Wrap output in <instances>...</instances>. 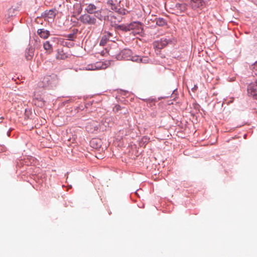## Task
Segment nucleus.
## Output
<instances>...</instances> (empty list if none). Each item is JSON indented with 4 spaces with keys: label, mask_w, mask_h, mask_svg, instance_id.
<instances>
[{
    "label": "nucleus",
    "mask_w": 257,
    "mask_h": 257,
    "mask_svg": "<svg viewBox=\"0 0 257 257\" xmlns=\"http://www.w3.org/2000/svg\"><path fill=\"white\" fill-rule=\"evenodd\" d=\"M156 24L159 26H164L167 24V23L164 19L158 18L156 20Z\"/></svg>",
    "instance_id": "obj_16"
},
{
    "label": "nucleus",
    "mask_w": 257,
    "mask_h": 257,
    "mask_svg": "<svg viewBox=\"0 0 257 257\" xmlns=\"http://www.w3.org/2000/svg\"><path fill=\"white\" fill-rule=\"evenodd\" d=\"M171 41L166 38H162L160 40L154 42V47L156 50H160L165 47Z\"/></svg>",
    "instance_id": "obj_6"
},
{
    "label": "nucleus",
    "mask_w": 257,
    "mask_h": 257,
    "mask_svg": "<svg viewBox=\"0 0 257 257\" xmlns=\"http://www.w3.org/2000/svg\"><path fill=\"white\" fill-rule=\"evenodd\" d=\"M57 13L56 9H53L50 10H46L44 12V16L46 18L54 19Z\"/></svg>",
    "instance_id": "obj_9"
},
{
    "label": "nucleus",
    "mask_w": 257,
    "mask_h": 257,
    "mask_svg": "<svg viewBox=\"0 0 257 257\" xmlns=\"http://www.w3.org/2000/svg\"><path fill=\"white\" fill-rule=\"evenodd\" d=\"M43 47L45 50L51 53L52 51V46L50 44L49 41L45 42L43 44Z\"/></svg>",
    "instance_id": "obj_15"
},
{
    "label": "nucleus",
    "mask_w": 257,
    "mask_h": 257,
    "mask_svg": "<svg viewBox=\"0 0 257 257\" xmlns=\"http://www.w3.org/2000/svg\"><path fill=\"white\" fill-rule=\"evenodd\" d=\"M34 100L36 105L40 107H42L45 104V101L41 96H37L36 94L34 95Z\"/></svg>",
    "instance_id": "obj_12"
},
{
    "label": "nucleus",
    "mask_w": 257,
    "mask_h": 257,
    "mask_svg": "<svg viewBox=\"0 0 257 257\" xmlns=\"http://www.w3.org/2000/svg\"><path fill=\"white\" fill-rule=\"evenodd\" d=\"M248 94L257 99V81L254 83L250 84L247 87Z\"/></svg>",
    "instance_id": "obj_7"
},
{
    "label": "nucleus",
    "mask_w": 257,
    "mask_h": 257,
    "mask_svg": "<svg viewBox=\"0 0 257 257\" xmlns=\"http://www.w3.org/2000/svg\"><path fill=\"white\" fill-rule=\"evenodd\" d=\"M252 69L253 70H254L255 71H256V72L255 73V74L256 75H257V62L254 64Z\"/></svg>",
    "instance_id": "obj_20"
},
{
    "label": "nucleus",
    "mask_w": 257,
    "mask_h": 257,
    "mask_svg": "<svg viewBox=\"0 0 257 257\" xmlns=\"http://www.w3.org/2000/svg\"><path fill=\"white\" fill-rule=\"evenodd\" d=\"M66 57V56L65 54H61L59 53L57 56V58L59 59H64Z\"/></svg>",
    "instance_id": "obj_17"
},
{
    "label": "nucleus",
    "mask_w": 257,
    "mask_h": 257,
    "mask_svg": "<svg viewBox=\"0 0 257 257\" xmlns=\"http://www.w3.org/2000/svg\"><path fill=\"white\" fill-rule=\"evenodd\" d=\"M121 109V107L119 106V105H115L113 109V110L114 112H118L119 110H120Z\"/></svg>",
    "instance_id": "obj_18"
},
{
    "label": "nucleus",
    "mask_w": 257,
    "mask_h": 257,
    "mask_svg": "<svg viewBox=\"0 0 257 257\" xmlns=\"http://www.w3.org/2000/svg\"><path fill=\"white\" fill-rule=\"evenodd\" d=\"M67 38L69 40H73L74 38V35L73 34H69L67 36Z\"/></svg>",
    "instance_id": "obj_21"
},
{
    "label": "nucleus",
    "mask_w": 257,
    "mask_h": 257,
    "mask_svg": "<svg viewBox=\"0 0 257 257\" xmlns=\"http://www.w3.org/2000/svg\"><path fill=\"white\" fill-rule=\"evenodd\" d=\"M203 0H191L190 6L192 9L196 10L198 8H201L204 5Z\"/></svg>",
    "instance_id": "obj_8"
},
{
    "label": "nucleus",
    "mask_w": 257,
    "mask_h": 257,
    "mask_svg": "<svg viewBox=\"0 0 257 257\" xmlns=\"http://www.w3.org/2000/svg\"><path fill=\"white\" fill-rule=\"evenodd\" d=\"M90 143L91 146L93 148L97 149V148H99V147H100V141L99 140H97L96 139H93L90 141Z\"/></svg>",
    "instance_id": "obj_14"
},
{
    "label": "nucleus",
    "mask_w": 257,
    "mask_h": 257,
    "mask_svg": "<svg viewBox=\"0 0 257 257\" xmlns=\"http://www.w3.org/2000/svg\"><path fill=\"white\" fill-rule=\"evenodd\" d=\"M108 3H109V4L112 5V0L108 1Z\"/></svg>",
    "instance_id": "obj_23"
},
{
    "label": "nucleus",
    "mask_w": 257,
    "mask_h": 257,
    "mask_svg": "<svg viewBox=\"0 0 257 257\" xmlns=\"http://www.w3.org/2000/svg\"><path fill=\"white\" fill-rule=\"evenodd\" d=\"M95 16L84 14L80 16L79 20L86 26H96L97 20Z\"/></svg>",
    "instance_id": "obj_4"
},
{
    "label": "nucleus",
    "mask_w": 257,
    "mask_h": 257,
    "mask_svg": "<svg viewBox=\"0 0 257 257\" xmlns=\"http://www.w3.org/2000/svg\"><path fill=\"white\" fill-rule=\"evenodd\" d=\"M132 51L129 49H124L120 52V55L124 59L131 60L134 62L143 61V59L139 56H131Z\"/></svg>",
    "instance_id": "obj_5"
},
{
    "label": "nucleus",
    "mask_w": 257,
    "mask_h": 257,
    "mask_svg": "<svg viewBox=\"0 0 257 257\" xmlns=\"http://www.w3.org/2000/svg\"><path fill=\"white\" fill-rule=\"evenodd\" d=\"M32 58V55H30L29 56H26V58L28 60L31 59Z\"/></svg>",
    "instance_id": "obj_22"
},
{
    "label": "nucleus",
    "mask_w": 257,
    "mask_h": 257,
    "mask_svg": "<svg viewBox=\"0 0 257 257\" xmlns=\"http://www.w3.org/2000/svg\"><path fill=\"white\" fill-rule=\"evenodd\" d=\"M38 34L43 39H47L50 35L49 31L44 29H39L37 31Z\"/></svg>",
    "instance_id": "obj_13"
},
{
    "label": "nucleus",
    "mask_w": 257,
    "mask_h": 257,
    "mask_svg": "<svg viewBox=\"0 0 257 257\" xmlns=\"http://www.w3.org/2000/svg\"><path fill=\"white\" fill-rule=\"evenodd\" d=\"M112 35L110 33L108 32H105L100 40L99 45L102 46H104L109 40V38Z\"/></svg>",
    "instance_id": "obj_10"
},
{
    "label": "nucleus",
    "mask_w": 257,
    "mask_h": 257,
    "mask_svg": "<svg viewBox=\"0 0 257 257\" xmlns=\"http://www.w3.org/2000/svg\"><path fill=\"white\" fill-rule=\"evenodd\" d=\"M176 13L181 14L187 10V5L185 4H177L175 6Z\"/></svg>",
    "instance_id": "obj_11"
},
{
    "label": "nucleus",
    "mask_w": 257,
    "mask_h": 257,
    "mask_svg": "<svg viewBox=\"0 0 257 257\" xmlns=\"http://www.w3.org/2000/svg\"><path fill=\"white\" fill-rule=\"evenodd\" d=\"M85 11L88 14H94L95 17L100 20L105 19L106 16L103 15L105 10L102 9L97 10V8L94 4H90L87 5Z\"/></svg>",
    "instance_id": "obj_2"
},
{
    "label": "nucleus",
    "mask_w": 257,
    "mask_h": 257,
    "mask_svg": "<svg viewBox=\"0 0 257 257\" xmlns=\"http://www.w3.org/2000/svg\"><path fill=\"white\" fill-rule=\"evenodd\" d=\"M118 28L124 32L133 30L134 33L137 34H141L143 33V32L142 24L137 22H134L126 25H120L118 26Z\"/></svg>",
    "instance_id": "obj_1"
},
{
    "label": "nucleus",
    "mask_w": 257,
    "mask_h": 257,
    "mask_svg": "<svg viewBox=\"0 0 257 257\" xmlns=\"http://www.w3.org/2000/svg\"><path fill=\"white\" fill-rule=\"evenodd\" d=\"M59 80L58 76L56 74L46 76L44 77L42 81L43 87H55L58 84Z\"/></svg>",
    "instance_id": "obj_3"
},
{
    "label": "nucleus",
    "mask_w": 257,
    "mask_h": 257,
    "mask_svg": "<svg viewBox=\"0 0 257 257\" xmlns=\"http://www.w3.org/2000/svg\"><path fill=\"white\" fill-rule=\"evenodd\" d=\"M143 59V61H141V62H143V63H148V61H149V59L147 58V57H143V58H142Z\"/></svg>",
    "instance_id": "obj_19"
}]
</instances>
